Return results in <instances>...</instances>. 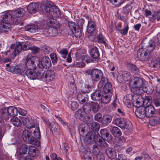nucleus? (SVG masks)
I'll list each match as a JSON object with an SVG mask.
<instances>
[{
    "instance_id": "obj_2",
    "label": "nucleus",
    "mask_w": 160,
    "mask_h": 160,
    "mask_svg": "<svg viewBox=\"0 0 160 160\" xmlns=\"http://www.w3.org/2000/svg\"><path fill=\"white\" fill-rule=\"evenodd\" d=\"M30 44L28 41L19 42L17 43L13 51L14 56H16L19 54L22 50L26 51L29 49L31 50L32 53L34 54L38 53L39 51L40 48L35 46L30 47Z\"/></svg>"
},
{
    "instance_id": "obj_49",
    "label": "nucleus",
    "mask_w": 160,
    "mask_h": 160,
    "mask_svg": "<svg viewBox=\"0 0 160 160\" xmlns=\"http://www.w3.org/2000/svg\"><path fill=\"white\" fill-rule=\"evenodd\" d=\"M100 128L99 124L97 122L93 123L91 125V128L92 130L93 131L94 133L97 134L98 132L99 131Z\"/></svg>"
},
{
    "instance_id": "obj_52",
    "label": "nucleus",
    "mask_w": 160,
    "mask_h": 160,
    "mask_svg": "<svg viewBox=\"0 0 160 160\" xmlns=\"http://www.w3.org/2000/svg\"><path fill=\"white\" fill-rule=\"evenodd\" d=\"M112 89V85L110 83L105 84L103 88V92L105 93H109Z\"/></svg>"
},
{
    "instance_id": "obj_4",
    "label": "nucleus",
    "mask_w": 160,
    "mask_h": 160,
    "mask_svg": "<svg viewBox=\"0 0 160 160\" xmlns=\"http://www.w3.org/2000/svg\"><path fill=\"white\" fill-rule=\"evenodd\" d=\"M85 137L83 138L84 142L87 144H93L95 143L99 146L100 145V135L98 133L97 134L92 132H89L85 135Z\"/></svg>"
},
{
    "instance_id": "obj_5",
    "label": "nucleus",
    "mask_w": 160,
    "mask_h": 160,
    "mask_svg": "<svg viewBox=\"0 0 160 160\" xmlns=\"http://www.w3.org/2000/svg\"><path fill=\"white\" fill-rule=\"evenodd\" d=\"M36 69H32L29 70H27L25 72V75L29 79L32 80L36 79H42V76L43 75V72L44 70H40L39 69L37 72L35 70Z\"/></svg>"
},
{
    "instance_id": "obj_17",
    "label": "nucleus",
    "mask_w": 160,
    "mask_h": 160,
    "mask_svg": "<svg viewBox=\"0 0 160 160\" xmlns=\"http://www.w3.org/2000/svg\"><path fill=\"white\" fill-rule=\"evenodd\" d=\"M34 136L33 140L34 143H33V145L37 146H38L40 145V142L39 140L41 139V136L40 132L39 127H36L33 132Z\"/></svg>"
},
{
    "instance_id": "obj_42",
    "label": "nucleus",
    "mask_w": 160,
    "mask_h": 160,
    "mask_svg": "<svg viewBox=\"0 0 160 160\" xmlns=\"http://www.w3.org/2000/svg\"><path fill=\"white\" fill-rule=\"evenodd\" d=\"M112 117L109 115H106L103 117L102 119V124L104 126H107L112 121Z\"/></svg>"
},
{
    "instance_id": "obj_58",
    "label": "nucleus",
    "mask_w": 160,
    "mask_h": 160,
    "mask_svg": "<svg viewBox=\"0 0 160 160\" xmlns=\"http://www.w3.org/2000/svg\"><path fill=\"white\" fill-rule=\"evenodd\" d=\"M132 8V6L129 4H127L123 8V13L125 14H128L130 12Z\"/></svg>"
},
{
    "instance_id": "obj_44",
    "label": "nucleus",
    "mask_w": 160,
    "mask_h": 160,
    "mask_svg": "<svg viewBox=\"0 0 160 160\" xmlns=\"http://www.w3.org/2000/svg\"><path fill=\"white\" fill-rule=\"evenodd\" d=\"M112 134L115 137H119L122 135L120 130L118 127H113L111 129Z\"/></svg>"
},
{
    "instance_id": "obj_15",
    "label": "nucleus",
    "mask_w": 160,
    "mask_h": 160,
    "mask_svg": "<svg viewBox=\"0 0 160 160\" xmlns=\"http://www.w3.org/2000/svg\"><path fill=\"white\" fill-rule=\"evenodd\" d=\"M136 94L137 95L133 96V98L132 100V102L133 105L138 108L142 107L141 106L143 103L144 100L140 94Z\"/></svg>"
},
{
    "instance_id": "obj_23",
    "label": "nucleus",
    "mask_w": 160,
    "mask_h": 160,
    "mask_svg": "<svg viewBox=\"0 0 160 160\" xmlns=\"http://www.w3.org/2000/svg\"><path fill=\"white\" fill-rule=\"evenodd\" d=\"M39 5L37 3H31L28 6L27 10L28 12L31 14L35 13L38 11Z\"/></svg>"
},
{
    "instance_id": "obj_28",
    "label": "nucleus",
    "mask_w": 160,
    "mask_h": 160,
    "mask_svg": "<svg viewBox=\"0 0 160 160\" xmlns=\"http://www.w3.org/2000/svg\"><path fill=\"white\" fill-rule=\"evenodd\" d=\"M88 128L84 123L80 125L78 127V130L80 136L84 137L88 133Z\"/></svg>"
},
{
    "instance_id": "obj_50",
    "label": "nucleus",
    "mask_w": 160,
    "mask_h": 160,
    "mask_svg": "<svg viewBox=\"0 0 160 160\" xmlns=\"http://www.w3.org/2000/svg\"><path fill=\"white\" fill-rule=\"evenodd\" d=\"M92 87L89 85L85 84L84 86L81 88V91L84 94L89 93L92 90Z\"/></svg>"
},
{
    "instance_id": "obj_64",
    "label": "nucleus",
    "mask_w": 160,
    "mask_h": 160,
    "mask_svg": "<svg viewBox=\"0 0 160 160\" xmlns=\"http://www.w3.org/2000/svg\"><path fill=\"white\" fill-rule=\"evenodd\" d=\"M71 109L73 111L76 110L78 107V104L77 102L73 101L72 102L71 104Z\"/></svg>"
},
{
    "instance_id": "obj_48",
    "label": "nucleus",
    "mask_w": 160,
    "mask_h": 160,
    "mask_svg": "<svg viewBox=\"0 0 160 160\" xmlns=\"http://www.w3.org/2000/svg\"><path fill=\"white\" fill-rule=\"evenodd\" d=\"M100 145L98 146L97 145H94L92 150L93 154L95 156H96L98 160L100 159V155H99L100 153Z\"/></svg>"
},
{
    "instance_id": "obj_33",
    "label": "nucleus",
    "mask_w": 160,
    "mask_h": 160,
    "mask_svg": "<svg viewBox=\"0 0 160 160\" xmlns=\"http://www.w3.org/2000/svg\"><path fill=\"white\" fill-rule=\"evenodd\" d=\"M150 65L152 68L158 69H160V58L158 57L153 58L151 61Z\"/></svg>"
},
{
    "instance_id": "obj_3",
    "label": "nucleus",
    "mask_w": 160,
    "mask_h": 160,
    "mask_svg": "<svg viewBox=\"0 0 160 160\" xmlns=\"http://www.w3.org/2000/svg\"><path fill=\"white\" fill-rule=\"evenodd\" d=\"M42 5L44 7V10L46 13L54 17H59L60 16L61 12L59 8L49 3L48 0H43Z\"/></svg>"
},
{
    "instance_id": "obj_30",
    "label": "nucleus",
    "mask_w": 160,
    "mask_h": 160,
    "mask_svg": "<svg viewBox=\"0 0 160 160\" xmlns=\"http://www.w3.org/2000/svg\"><path fill=\"white\" fill-rule=\"evenodd\" d=\"M91 57L93 58V59H95L94 61L95 62H98L99 59L98 58L99 56V52L98 48L97 47L93 48L91 50L90 53Z\"/></svg>"
},
{
    "instance_id": "obj_61",
    "label": "nucleus",
    "mask_w": 160,
    "mask_h": 160,
    "mask_svg": "<svg viewBox=\"0 0 160 160\" xmlns=\"http://www.w3.org/2000/svg\"><path fill=\"white\" fill-rule=\"evenodd\" d=\"M59 53L61 55V57L65 59L68 55V51L66 49L63 48L60 51Z\"/></svg>"
},
{
    "instance_id": "obj_40",
    "label": "nucleus",
    "mask_w": 160,
    "mask_h": 160,
    "mask_svg": "<svg viewBox=\"0 0 160 160\" xmlns=\"http://www.w3.org/2000/svg\"><path fill=\"white\" fill-rule=\"evenodd\" d=\"M11 25L10 24H6L0 19V32H8V30H10Z\"/></svg>"
},
{
    "instance_id": "obj_14",
    "label": "nucleus",
    "mask_w": 160,
    "mask_h": 160,
    "mask_svg": "<svg viewBox=\"0 0 160 160\" xmlns=\"http://www.w3.org/2000/svg\"><path fill=\"white\" fill-rule=\"evenodd\" d=\"M130 72L126 71H122L118 76L117 80L121 83H125L131 78Z\"/></svg>"
},
{
    "instance_id": "obj_10",
    "label": "nucleus",
    "mask_w": 160,
    "mask_h": 160,
    "mask_svg": "<svg viewBox=\"0 0 160 160\" xmlns=\"http://www.w3.org/2000/svg\"><path fill=\"white\" fill-rule=\"evenodd\" d=\"M55 76V73L53 70L50 69L46 71L44 73V71L43 72L42 76V79L43 81L47 82H50L53 80Z\"/></svg>"
},
{
    "instance_id": "obj_51",
    "label": "nucleus",
    "mask_w": 160,
    "mask_h": 160,
    "mask_svg": "<svg viewBox=\"0 0 160 160\" xmlns=\"http://www.w3.org/2000/svg\"><path fill=\"white\" fill-rule=\"evenodd\" d=\"M61 123L64 128H67L69 130L70 132L72 133L73 132V128L70 123L65 121L63 120L62 121Z\"/></svg>"
},
{
    "instance_id": "obj_59",
    "label": "nucleus",
    "mask_w": 160,
    "mask_h": 160,
    "mask_svg": "<svg viewBox=\"0 0 160 160\" xmlns=\"http://www.w3.org/2000/svg\"><path fill=\"white\" fill-rule=\"evenodd\" d=\"M153 102L156 107L160 106V95L153 98Z\"/></svg>"
},
{
    "instance_id": "obj_54",
    "label": "nucleus",
    "mask_w": 160,
    "mask_h": 160,
    "mask_svg": "<svg viewBox=\"0 0 160 160\" xmlns=\"http://www.w3.org/2000/svg\"><path fill=\"white\" fill-rule=\"evenodd\" d=\"M150 123L152 126L159 124L160 123V119L158 117H154L151 118Z\"/></svg>"
},
{
    "instance_id": "obj_32",
    "label": "nucleus",
    "mask_w": 160,
    "mask_h": 160,
    "mask_svg": "<svg viewBox=\"0 0 160 160\" xmlns=\"http://www.w3.org/2000/svg\"><path fill=\"white\" fill-rule=\"evenodd\" d=\"M133 98V96L131 94H128L125 96L123 101L124 104L128 108L131 106L132 100Z\"/></svg>"
},
{
    "instance_id": "obj_27",
    "label": "nucleus",
    "mask_w": 160,
    "mask_h": 160,
    "mask_svg": "<svg viewBox=\"0 0 160 160\" xmlns=\"http://www.w3.org/2000/svg\"><path fill=\"white\" fill-rule=\"evenodd\" d=\"M135 113L136 116L140 119H143L146 117L145 107H143L137 108Z\"/></svg>"
},
{
    "instance_id": "obj_21",
    "label": "nucleus",
    "mask_w": 160,
    "mask_h": 160,
    "mask_svg": "<svg viewBox=\"0 0 160 160\" xmlns=\"http://www.w3.org/2000/svg\"><path fill=\"white\" fill-rule=\"evenodd\" d=\"M101 138H102L104 140H106L108 142L110 141L112 139V135L109 133L108 130L106 128L101 129Z\"/></svg>"
},
{
    "instance_id": "obj_7",
    "label": "nucleus",
    "mask_w": 160,
    "mask_h": 160,
    "mask_svg": "<svg viewBox=\"0 0 160 160\" xmlns=\"http://www.w3.org/2000/svg\"><path fill=\"white\" fill-rule=\"evenodd\" d=\"M37 64L39 69L43 70L44 68H49L51 66V62L50 58L48 57L45 56L41 59V61L40 60L39 61Z\"/></svg>"
},
{
    "instance_id": "obj_22",
    "label": "nucleus",
    "mask_w": 160,
    "mask_h": 160,
    "mask_svg": "<svg viewBox=\"0 0 160 160\" xmlns=\"http://www.w3.org/2000/svg\"><path fill=\"white\" fill-rule=\"evenodd\" d=\"M146 117L150 118L153 116L155 111L154 106L151 105H147L145 108Z\"/></svg>"
},
{
    "instance_id": "obj_57",
    "label": "nucleus",
    "mask_w": 160,
    "mask_h": 160,
    "mask_svg": "<svg viewBox=\"0 0 160 160\" xmlns=\"http://www.w3.org/2000/svg\"><path fill=\"white\" fill-rule=\"evenodd\" d=\"M57 29L49 28V36L51 37L55 36L58 33V31L57 30Z\"/></svg>"
},
{
    "instance_id": "obj_29",
    "label": "nucleus",
    "mask_w": 160,
    "mask_h": 160,
    "mask_svg": "<svg viewBox=\"0 0 160 160\" xmlns=\"http://www.w3.org/2000/svg\"><path fill=\"white\" fill-rule=\"evenodd\" d=\"M24 29L25 31L31 33H35L38 32V30H40L38 25L32 24L27 25L25 27Z\"/></svg>"
},
{
    "instance_id": "obj_12",
    "label": "nucleus",
    "mask_w": 160,
    "mask_h": 160,
    "mask_svg": "<svg viewBox=\"0 0 160 160\" xmlns=\"http://www.w3.org/2000/svg\"><path fill=\"white\" fill-rule=\"evenodd\" d=\"M142 47L149 52H152L155 48V45L152 40L148 41L146 40H143L142 42Z\"/></svg>"
},
{
    "instance_id": "obj_19",
    "label": "nucleus",
    "mask_w": 160,
    "mask_h": 160,
    "mask_svg": "<svg viewBox=\"0 0 160 160\" xmlns=\"http://www.w3.org/2000/svg\"><path fill=\"white\" fill-rule=\"evenodd\" d=\"M86 31L89 33H91L93 32L95 36H96V33L97 34V30L96 25L92 21H88Z\"/></svg>"
},
{
    "instance_id": "obj_46",
    "label": "nucleus",
    "mask_w": 160,
    "mask_h": 160,
    "mask_svg": "<svg viewBox=\"0 0 160 160\" xmlns=\"http://www.w3.org/2000/svg\"><path fill=\"white\" fill-rule=\"evenodd\" d=\"M92 99L93 101H100V90L98 89L95 91L92 94H91Z\"/></svg>"
},
{
    "instance_id": "obj_20",
    "label": "nucleus",
    "mask_w": 160,
    "mask_h": 160,
    "mask_svg": "<svg viewBox=\"0 0 160 160\" xmlns=\"http://www.w3.org/2000/svg\"><path fill=\"white\" fill-rule=\"evenodd\" d=\"M126 65L127 68L131 72L136 75L139 74L140 69L137 65L131 62H128Z\"/></svg>"
},
{
    "instance_id": "obj_62",
    "label": "nucleus",
    "mask_w": 160,
    "mask_h": 160,
    "mask_svg": "<svg viewBox=\"0 0 160 160\" xmlns=\"http://www.w3.org/2000/svg\"><path fill=\"white\" fill-rule=\"evenodd\" d=\"M160 13V10H159L157 11H155L154 12V15H152L151 17H149L150 20L151 21H153L156 18V16L159 15Z\"/></svg>"
},
{
    "instance_id": "obj_39",
    "label": "nucleus",
    "mask_w": 160,
    "mask_h": 160,
    "mask_svg": "<svg viewBox=\"0 0 160 160\" xmlns=\"http://www.w3.org/2000/svg\"><path fill=\"white\" fill-rule=\"evenodd\" d=\"M48 127L50 128V130L53 133L56 134L58 131L59 127L57 123L54 122H52L49 123L48 125Z\"/></svg>"
},
{
    "instance_id": "obj_43",
    "label": "nucleus",
    "mask_w": 160,
    "mask_h": 160,
    "mask_svg": "<svg viewBox=\"0 0 160 160\" xmlns=\"http://www.w3.org/2000/svg\"><path fill=\"white\" fill-rule=\"evenodd\" d=\"M100 70L98 69H94L92 70V79L95 81H98L99 79Z\"/></svg>"
},
{
    "instance_id": "obj_45",
    "label": "nucleus",
    "mask_w": 160,
    "mask_h": 160,
    "mask_svg": "<svg viewBox=\"0 0 160 160\" xmlns=\"http://www.w3.org/2000/svg\"><path fill=\"white\" fill-rule=\"evenodd\" d=\"M10 120L12 123L15 126L18 127L21 125L22 121L17 117L15 116L12 117Z\"/></svg>"
},
{
    "instance_id": "obj_41",
    "label": "nucleus",
    "mask_w": 160,
    "mask_h": 160,
    "mask_svg": "<svg viewBox=\"0 0 160 160\" xmlns=\"http://www.w3.org/2000/svg\"><path fill=\"white\" fill-rule=\"evenodd\" d=\"M8 114L12 117L17 116L18 112V110L14 106H10L8 108Z\"/></svg>"
},
{
    "instance_id": "obj_53",
    "label": "nucleus",
    "mask_w": 160,
    "mask_h": 160,
    "mask_svg": "<svg viewBox=\"0 0 160 160\" xmlns=\"http://www.w3.org/2000/svg\"><path fill=\"white\" fill-rule=\"evenodd\" d=\"M91 105L92 110L94 112H97L99 110L100 107L98 103L92 102H91Z\"/></svg>"
},
{
    "instance_id": "obj_36",
    "label": "nucleus",
    "mask_w": 160,
    "mask_h": 160,
    "mask_svg": "<svg viewBox=\"0 0 160 160\" xmlns=\"http://www.w3.org/2000/svg\"><path fill=\"white\" fill-rule=\"evenodd\" d=\"M84 106L82 107V109H79L76 111L75 113L76 117L79 119H80L83 117V113L88 114L91 111V109L89 108L88 111H86V109L84 108Z\"/></svg>"
},
{
    "instance_id": "obj_60",
    "label": "nucleus",
    "mask_w": 160,
    "mask_h": 160,
    "mask_svg": "<svg viewBox=\"0 0 160 160\" xmlns=\"http://www.w3.org/2000/svg\"><path fill=\"white\" fill-rule=\"evenodd\" d=\"M102 73V78L101 80V84H102V85L108 83H109L107 78L103 76V75L102 72L101 70V74Z\"/></svg>"
},
{
    "instance_id": "obj_24",
    "label": "nucleus",
    "mask_w": 160,
    "mask_h": 160,
    "mask_svg": "<svg viewBox=\"0 0 160 160\" xmlns=\"http://www.w3.org/2000/svg\"><path fill=\"white\" fill-rule=\"evenodd\" d=\"M47 24L49 28H55L58 29L60 25L58 21L52 18L48 19Z\"/></svg>"
},
{
    "instance_id": "obj_38",
    "label": "nucleus",
    "mask_w": 160,
    "mask_h": 160,
    "mask_svg": "<svg viewBox=\"0 0 160 160\" xmlns=\"http://www.w3.org/2000/svg\"><path fill=\"white\" fill-rule=\"evenodd\" d=\"M105 151L109 158L112 159L116 157L117 156L116 152L114 151L113 148L108 147L105 150Z\"/></svg>"
},
{
    "instance_id": "obj_11",
    "label": "nucleus",
    "mask_w": 160,
    "mask_h": 160,
    "mask_svg": "<svg viewBox=\"0 0 160 160\" xmlns=\"http://www.w3.org/2000/svg\"><path fill=\"white\" fill-rule=\"evenodd\" d=\"M2 19L1 20L6 24L11 25V24H15L17 23L16 19H14V20H13L12 15L9 12H7L4 13L2 16Z\"/></svg>"
},
{
    "instance_id": "obj_8",
    "label": "nucleus",
    "mask_w": 160,
    "mask_h": 160,
    "mask_svg": "<svg viewBox=\"0 0 160 160\" xmlns=\"http://www.w3.org/2000/svg\"><path fill=\"white\" fill-rule=\"evenodd\" d=\"M22 123L28 128H35L37 124L36 120L29 118L28 116L22 117L21 119Z\"/></svg>"
},
{
    "instance_id": "obj_1",
    "label": "nucleus",
    "mask_w": 160,
    "mask_h": 160,
    "mask_svg": "<svg viewBox=\"0 0 160 160\" xmlns=\"http://www.w3.org/2000/svg\"><path fill=\"white\" fill-rule=\"evenodd\" d=\"M145 85L143 84V79L140 77H135L133 79V83L132 85L131 91L134 94H141L143 91L146 93L152 92L153 90L152 89L149 91L148 89V87L144 88Z\"/></svg>"
},
{
    "instance_id": "obj_25",
    "label": "nucleus",
    "mask_w": 160,
    "mask_h": 160,
    "mask_svg": "<svg viewBox=\"0 0 160 160\" xmlns=\"http://www.w3.org/2000/svg\"><path fill=\"white\" fill-rule=\"evenodd\" d=\"M77 98L80 104H85L88 101V95L86 94L80 93L77 95Z\"/></svg>"
},
{
    "instance_id": "obj_13",
    "label": "nucleus",
    "mask_w": 160,
    "mask_h": 160,
    "mask_svg": "<svg viewBox=\"0 0 160 160\" xmlns=\"http://www.w3.org/2000/svg\"><path fill=\"white\" fill-rule=\"evenodd\" d=\"M24 62L25 64L24 65L26 68V69L27 70L36 68V66L34 63V58L32 57H29L28 56L26 57L24 60Z\"/></svg>"
},
{
    "instance_id": "obj_56",
    "label": "nucleus",
    "mask_w": 160,
    "mask_h": 160,
    "mask_svg": "<svg viewBox=\"0 0 160 160\" xmlns=\"http://www.w3.org/2000/svg\"><path fill=\"white\" fill-rule=\"evenodd\" d=\"M124 0H111V3L116 7H119L124 2Z\"/></svg>"
},
{
    "instance_id": "obj_18",
    "label": "nucleus",
    "mask_w": 160,
    "mask_h": 160,
    "mask_svg": "<svg viewBox=\"0 0 160 160\" xmlns=\"http://www.w3.org/2000/svg\"><path fill=\"white\" fill-rule=\"evenodd\" d=\"M26 68L24 64H18L14 66V70L13 73L18 74L19 75H25L26 71Z\"/></svg>"
},
{
    "instance_id": "obj_37",
    "label": "nucleus",
    "mask_w": 160,
    "mask_h": 160,
    "mask_svg": "<svg viewBox=\"0 0 160 160\" xmlns=\"http://www.w3.org/2000/svg\"><path fill=\"white\" fill-rule=\"evenodd\" d=\"M28 154L30 156L34 158L37 157L38 153V148L34 146L28 147Z\"/></svg>"
},
{
    "instance_id": "obj_63",
    "label": "nucleus",
    "mask_w": 160,
    "mask_h": 160,
    "mask_svg": "<svg viewBox=\"0 0 160 160\" xmlns=\"http://www.w3.org/2000/svg\"><path fill=\"white\" fill-rule=\"evenodd\" d=\"M129 27L127 24H126L125 27L122 30H120L121 33L123 35H126L128 32Z\"/></svg>"
},
{
    "instance_id": "obj_26",
    "label": "nucleus",
    "mask_w": 160,
    "mask_h": 160,
    "mask_svg": "<svg viewBox=\"0 0 160 160\" xmlns=\"http://www.w3.org/2000/svg\"><path fill=\"white\" fill-rule=\"evenodd\" d=\"M114 122L116 125L123 129H124L127 125L125 120L122 118H117Z\"/></svg>"
},
{
    "instance_id": "obj_35",
    "label": "nucleus",
    "mask_w": 160,
    "mask_h": 160,
    "mask_svg": "<svg viewBox=\"0 0 160 160\" xmlns=\"http://www.w3.org/2000/svg\"><path fill=\"white\" fill-rule=\"evenodd\" d=\"M19 149V155L21 157H23L26 154L28 151V146L25 144H22L18 147Z\"/></svg>"
},
{
    "instance_id": "obj_16",
    "label": "nucleus",
    "mask_w": 160,
    "mask_h": 160,
    "mask_svg": "<svg viewBox=\"0 0 160 160\" xmlns=\"http://www.w3.org/2000/svg\"><path fill=\"white\" fill-rule=\"evenodd\" d=\"M22 138L24 141L26 142L33 144L34 143L33 136H32L30 132L27 130L25 129L22 132Z\"/></svg>"
},
{
    "instance_id": "obj_9",
    "label": "nucleus",
    "mask_w": 160,
    "mask_h": 160,
    "mask_svg": "<svg viewBox=\"0 0 160 160\" xmlns=\"http://www.w3.org/2000/svg\"><path fill=\"white\" fill-rule=\"evenodd\" d=\"M68 26L75 36L79 37L81 36V30L76 23L71 21L68 22Z\"/></svg>"
},
{
    "instance_id": "obj_6",
    "label": "nucleus",
    "mask_w": 160,
    "mask_h": 160,
    "mask_svg": "<svg viewBox=\"0 0 160 160\" xmlns=\"http://www.w3.org/2000/svg\"><path fill=\"white\" fill-rule=\"evenodd\" d=\"M148 51L143 48H140L137 52V58L142 61H148L150 58Z\"/></svg>"
},
{
    "instance_id": "obj_31",
    "label": "nucleus",
    "mask_w": 160,
    "mask_h": 160,
    "mask_svg": "<svg viewBox=\"0 0 160 160\" xmlns=\"http://www.w3.org/2000/svg\"><path fill=\"white\" fill-rule=\"evenodd\" d=\"M101 103L108 104L111 100V94L102 93L101 94Z\"/></svg>"
},
{
    "instance_id": "obj_34",
    "label": "nucleus",
    "mask_w": 160,
    "mask_h": 160,
    "mask_svg": "<svg viewBox=\"0 0 160 160\" xmlns=\"http://www.w3.org/2000/svg\"><path fill=\"white\" fill-rule=\"evenodd\" d=\"M25 13L23 8H18L12 12V15L16 18L22 17Z\"/></svg>"
},
{
    "instance_id": "obj_47",
    "label": "nucleus",
    "mask_w": 160,
    "mask_h": 160,
    "mask_svg": "<svg viewBox=\"0 0 160 160\" xmlns=\"http://www.w3.org/2000/svg\"><path fill=\"white\" fill-rule=\"evenodd\" d=\"M52 64L53 65L56 64L60 60L61 61L60 58H58L56 53H52L50 55Z\"/></svg>"
},
{
    "instance_id": "obj_55",
    "label": "nucleus",
    "mask_w": 160,
    "mask_h": 160,
    "mask_svg": "<svg viewBox=\"0 0 160 160\" xmlns=\"http://www.w3.org/2000/svg\"><path fill=\"white\" fill-rule=\"evenodd\" d=\"M82 59L87 63L96 62L93 58H91L88 55H82Z\"/></svg>"
}]
</instances>
